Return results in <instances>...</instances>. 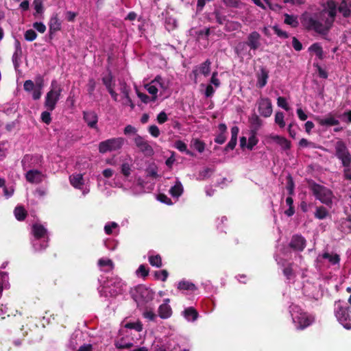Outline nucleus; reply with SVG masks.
I'll use <instances>...</instances> for the list:
<instances>
[{"label":"nucleus","mask_w":351,"mask_h":351,"mask_svg":"<svg viewBox=\"0 0 351 351\" xmlns=\"http://www.w3.org/2000/svg\"><path fill=\"white\" fill-rule=\"evenodd\" d=\"M69 182L72 186L82 191L84 195L88 194L90 191L89 188L85 186L83 174L73 173L69 176Z\"/></svg>","instance_id":"nucleus-10"},{"label":"nucleus","mask_w":351,"mask_h":351,"mask_svg":"<svg viewBox=\"0 0 351 351\" xmlns=\"http://www.w3.org/2000/svg\"><path fill=\"white\" fill-rule=\"evenodd\" d=\"M22 53V51H15L12 55V62L15 68L19 66Z\"/></svg>","instance_id":"nucleus-42"},{"label":"nucleus","mask_w":351,"mask_h":351,"mask_svg":"<svg viewBox=\"0 0 351 351\" xmlns=\"http://www.w3.org/2000/svg\"><path fill=\"white\" fill-rule=\"evenodd\" d=\"M212 14L219 25H224L227 21V16L223 14L221 8H215Z\"/></svg>","instance_id":"nucleus-26"},{"label":"nucleus","mask_w":351,"mask_h":351,"mask_svg":"<svg viewBox=\"0 0 351 351\" xmlns=\"http://www.w3.org/2000/svg\"><path fill=\"white\" fill-rule=\"evenodd\" d=\"M290 246L295 250L302 251L306 246V240L302 236L295 235L291 239Z\"/></svg>","instance_id":"nucleus-22"},{"label":"nucleus","mask_w":351,"mask_h":351,"mask_svg":"<svg viewBox=\"0 0 351 351\" xmlns=\"http://www.w3.org/2000/svg\"><path fill=\"white\" fill-rule=\"evenodd\" d=\"M257 104L258 110H272V103L269 98H261Z\"/></svg>","instance_id":"nucleus-31"},{"label":"nucleus","mask_w":351,"mask_h":351,"mask_svg":"<svg viewBox=\"0 0 351 351\" xmlns=\"http://www.w3.org/2000/svg\"><path fill=\"white\" fill-rule=\"evenodd\" d=\"M175 147L176 149H178L180 152H186V154H191V152L187 150L186 145L181 141H176L175 143Z\"/></svg>","instance_id":"nucleus-55"},{"label":"nucleus","mask_w":351,"mask_h":351,"mask_svg":"<svg viewBox=\"0 0 351 351\" xmlns=\"http://www.w3.org/2000/svg\"><path fill=\"white\" fill-rule=\"evenodd\" d=\"M169 193L172 197L176 198L179 197L183 193L182 183L179 180H177L175 185L170 189Z\"/></svg>","instance_id":"nucleus-28"},{"label":"nucleus","mask_w":351,"mask_h":351,"mask_svg":"<svg viewBox=\"0 0 351 351\" xmlns=\"http://www.w3.org/2000/svg\"><path fill=\"white\" fill-rule=\"evenodd\" d=\"M14 213L15 217L19 221H22L25 218L26 211L22 206L16 207Z\"/></svg>","instance_id":"nucleus-37"},{"label":"nucleus","mask_w":351,"mask_h":351,"mask_svg":"<svg viewBox=\"0 0 351 351\" xmlns=\"http://www.w3.org/2000/svg\"><path fill=\"white\" fill-rule=\"evenodd\" d=\"M24 37L27 41L31 42L36 38L37 34L34 29H29L25 32Z\"/></svg>","instance_id":"nucleus-47"},{"label":"nucleus","mask_w":351,"mask_h":351,"mask_svg":"<svg viewBox=\"0 0 351 351\" xmlns=\"http://www.w3.org/2000/svg\"><path fill=\"white\" fill-rule=\"evenodd\" d=\"M250 121L252 127L254 128V131L258 130L262 124L261 120L256 114H252L250 119Z\"/></svg>","instance_id":"nucleus-43"},{"label":"nucleus","mask_w":351,"mask_h":351,"mask_svg":"<svg viewBox=\"0 0 351 351\" xmlns=\"http://www.w3.org/2000/svg\"><path fill=\"white\" fill-rule=\"evenodd\" d=\"M136 90V94L138 97L141 99V101L145 104H147L150 101H153L152 100V97H149L146 93L140 92L137 88Z\"/></svg>","instance_id":"nucleus-50"},{"label":"nucleus","mask_w":351,"mask_h":351,"mask_svg":"<svg viewBox=\"0 0 351 351\" xmlns=\"http://www.w3.org/2000/svg\"><path fill=\"white\" fill-rule=\"evenodd\" d=\"M102 82L112 98L115 101H118L119 95L114 90V77L110 71H109L107 75L102 77Z\"/></svg>","instance_id":"nucleus-14"},{"label":"nucleus","mask_w":351,"mask_h":351,"mask_svg":"<svg viewBox=\"0 0 351 351\" xmlns=\"http://www.w3.org/2000/svg\"><path fill=\"white\" fill-rule=\"evenodd\" d=\"M228 8H238L241 4V0H221Z\"/></svg>","instance_id":"nucleus-49"},{"label":"nucleus","mask_w":351,"mask_h":351,"mask_svg":"<svg viewBox=\"0 0 351 351\" xmlns=\"http://www.w3.org/2000/svg\"><path fill=\"white\" fill-rule=\"evenodd\" d=\"M256 86L260 88H263L267 84V80L269 78L268 70L266 68L261 66L260 68V71L256 74Z\"/></svg>","instance_id":"nucleus-21"},{"label":"nucleus","mask_w":351,"mask_h":351,"mask_svg":"<svg viewBox=\"0 0 351 351\" xmlns=\"http://www.w3.org/2000/svg\"><path fill=\"white\" fill-rule=\"evenodd\" d=\"M275 121L280 128H284L285 126V123L284 121V115L282 112L278 111L276 113Z\"/></svg>","instance_id":"nucleus-51"},{"label":"nucleus","mask_w":351,"mask_h":351,"mask_svg":"<svg viewBox=\"0 0 351 351\" xmlns=\"http://www.w3.org/2000/svg\"><path fill=\"white\" fill-rule=\"evenodd\" d=\"M9 143L8 141L0 142V160L5 158L8 154Z\"/></svg>","instance_id":"nucleus-39"},{"label":"nucleus","mask_w":351,"mask_h":351,"mask_svg":"<svg viewBox=\"0 0 351 351\" xmlns=\"http://www.w3.org/2000/svg\"><path fill=\"white\" fill-rule=\"evenodd\" d=\"M42 87H43L42 82L39 84H36L35 88L32 90L33 91L32 97L34 99L36 100V99H40L41 94H42V92H41Z\"/></svg>","instance_id":"nucleus-48"},{"label":"nucleus","mask_w":351,"mask_h":351,"mask_svg":"<svg viewBox=\"0 0 351 351\" xmlns=\"http://www.w3.org/2000/svg\"><path fill=\"white\" fill-rule=\"evenodd\" d=\"M290 313L293 322L298 329H304L310 326L315 320L314 317L304 312L298 306L291 305Z\"/></svg>","instance_id":"nucleus-2"},{"label":"nucleus","mask_w":351,"mask_h":351,"mask_svg":"<svg viewBox=\"0 0 351 351\" xmlns=\"http://www.w3.org/2000/svg\"><path fill=\"white\" fill-rule=\"evenodd\" d=\"M328 215V211L324 207H318L315 213V216L316 218L319 219H323L326 217Z\"/></svg>","instance_id":"nucleus-44"},{"label":"nucleus","mask_w":351,"mask_h":351,"mask_svg":"<svg viewBox=\"0 0 351 351\" xmlns=\"http://www.w3.org/2000/svg\"><path fill=\"white\" fill-rule=\"evenodd\" d=\"M345 302L339 301L335 304V313L340 324L346 329H351V315L349 308L345 306Z\"/></svg>","instance_id":"nucleus-4"},{"label":"nucleus","mask_w":351,"mask_h":351,"mask_svg":"<svg viewBox=\"0 0 351 351\" xmlns=\"http://www.w3.org/2000/svg\"><path fill=\"white\" fill-rule=\"evenodd\" d=\"M3 195L9 198L11 197L14 191V189L12 186H7L3 188Z\"/></svg>","instance_id":"nucleus-63"},{"label":"nucleus","mask_w":351,"mask_h":351,"mask_svg":"<svg viewBox=\"0 0 351 351\" xmlns=\"http://www.w3.org/2000/svg\"><path fill=\"white\" fill-rule=\"evenodd\" d=\"M134 141L136 147L145 155L152 156L154 154V149L149 143L144 139L143 137L136 134L134 138Z\"/></svg>","instance_id":"nucleus-12"},{"label":"nucleus","mask_w":351,"mask_h":351,"mask_svg":"<svg viewBox=\"0 0 351 351\" xmlns=\"http://www.w3.org/2000/svg\"><path fill=\"white\" fill-rule=\"evenodd\" d=\"M183 316L188 321H195L198 317V313L193 307L186 308L182 313Z\"/></svg>","instance_id":"nucleus-27"},{"label":"nucleus","mask_w":351,"mask_h":351,"mask_svg":"<svg viewBox=\"0 0 351 351\" xmlns=\"http://www.w3.org/2000/svg\"><path fill=\"white\" fill-rule=\"evenodd\" d=\"M33 27L40 33H44L46 31V26L42 22H35Z\"/></svg>","instance_id":"nucleus-64"},{"label":"nucleus","mask_w":351,"mask_h":351,"mask_svg":"<svg viewBox=\"0 0 351 351\" xmlns=\"http://www.w3.org/2000/svg\"><path fill=\"white\" fill-rule=\"evenodd\" d=\"M25 178L29 182L38 184L43 180L44 175L38 170L30 169L27 171Z\"/></svg>","instance_id":"nucleus-20"},{"label":"nucleus","mask_w":351,"mask_h":351,"mask_svg":"<svg viewBox=\"0 0 351 351\" xmlns=\"http://www.w3.org/2000/svg\"><path fill=\"white\" fill-rule=\"evenodd\" d=\"M178 289L180 290H182V291H193L196 290L197 287L193 283H192L188 280H183L178 282Z\"/></svg>","instance_id":"nucleus-29"},{"label":"nucleus","mask_w":351,"mask_h":351,"mask_svg":"<svg viewBox=\"0 0 351 351\" xmlns=\"http://www.w3.org/2000/svg\"><path fill=\"white\" fill-rule=\"evenodd\" d=\"M210 65H211L210 60L209 59H207L206 61H204L199 65L194 67L191 75H193L194 81L195 82H197V79L199 74H202V75H204L205 77L208 76L210 74Z\"/></svg>","instance_id":"nucleus-13"},{"label":"nucleus","mask_w":351,"mask_h":351,"mask_svg":"<svg viewBox=\"0 0 351 351\" xmlns=\"http://www.w3.org/2000/svg\"><path fill=\"white\" fill-rule=\"evenodd\" d=\"M145 88L148 93L152 95V100L154 101L157 98V93L158 90L157 87L156 85H154V84L151 82L148 84H146Z\"/></svg>","instance_id":"nucleus-35"},{"label":"nucleus","mask_w":351,"mask_h":351,"mask_svg":"<svg viewBox=\"0 0 351 351\" xmlns=\"http://www.w3.org/2000/svg\"><path fill=\"white\" fill-rule=\"evenodd\" d=\"M118 228V224L115 222H110L105 225L104 231L107 234H111L112 230Z\"/></svg>","instance_id":"nucleus-52"},{"label":"nucleus","mask_w":351,"mask_h":351,"mask_svg":"<svg viewBox=\"0 0 351 351\" xmlns=\"http://www.w3.org/2000/svg\"><path fill=\"white\" fill-rule=\"evenodd\" d=\"M149 262L152 266L156 267H160L162 266V260L159 255L149 256Z\"/></svg>","instance_id":"nucleus-36"},{"label":"nucleus","mask_w":351,"mask_h":351,"mask_svg":"<svg viewBox=\"0 0 351 351\" xmlns=\"http://www.w3.org/2000/svg\"><path fill=\"white\" fill-rule=\"evenodd\" d=\"M41 156L25 155L21 161L23 169L39 165L41 162Z\"/></svg>","instance_id":"nucleus-19"},{"label":"nucleus","mask_w":351,"mask_h":351,"mask_svg":"<svg viewBox=\"0 0 351 351\" xmlns=\"http://www.w3.org/2000/svg\"><path fill=\"white\" fill-rule=\"evenodd\" d=\"M62 88L60 85L57 84L56 81L51 82V89L47 93L45 97V106L49 110H53L56 104L59 100Z\"/></svg>","instance_id":"nucleus-6"},{"label":"nucleus","mask_w":351,"mask_h":351,"mask_svg":"<svg viewBox=\"0 0 351 351\" xmlns=\"http://www.w3.org/2000/svg\"><path fill=\"white\" fill-rule=\"evenodd\" d=\"M125 327L129 329H134L138 332L141 331L143 329V326L139 321L126 323Z\"/></svg>","instance_id":"nucleus-41"},{"label":"nucleus","mask_w":351,"mask_h":351,"mask_svg":"<svg viewBox=\"0 0 351 351\" xmlns=\"http://www.w3.org/2000/svg\"><path fill=\"white\" fill-rule=\"evenodd\" d=\"M308 51L314 52L319 60L324 58L323 49L319 43H315L311 45L308 48Z\"/></svg>","instance_id":"nucleus-32"},{"label":"nucleus","mask_w":351,"mask_h":351,"mask_svg":"<svg viewBox=\"0 0 351 351\" xmlns=\"http://www.w3.org/2000/svg\"><path fill=\"white\" fill-rule=\"evenodd\" d=\"M258 138L256 136V132L252 130L251 133V136L248 138V143L247 144V147L249 149H252L253 147L258 143Z\"/></svg>","instance_id":"nucleus-38"},{"label":"nucleus","mask_w":351,"mask_h":351,"mask_svg":"<svg viewBox=\"0 0 351 351\" xmlns=\"http://www.w3.org/2000/svg\"><path fill=\"white\" fill-rule=\"evenodd\" d=\"M32 233L34 236V239L32 241V245L36 251H40L47 247V242L43 241L42 243L40 239L45 238L47 230L40 224L36 223L32 226Z\"/></svg>","instance_id":"nucleus-5"},{"label":"nucleus","mask_w":351,"mask_h":351,"mask_svg":"<svg viewBox=\"0 0 351 351\" xmlns=\"http://www.w3.org/2000/svg\"><path fill=\"white\" fill-rule=\"evenodd\" d=\"M152 83L158 84L163 89L166 88L165 80L160 75H156L155 78L152 81Z\"/></svg>","instance_id":"nucleus-61"},{"label":"nucleus","mask_w":351,"mask_h":351,"mask_svg":"<svg viewBox=\"0 0 351 351\" xmlns=\"http://www.w3.org/2000/svg\"><path fill=\"white\" fill-rule=\"evenodd\" d=\"M49 28L50 35L61 29V22L58 17V14H54L49 22Z\"/></svg>","instance_id":"nucleus-24"},{"label":"nucleus","mask_w":351,"mask_h":351,"mask_svg":"<svg viewBox=\"0 0 351 351\" xmlns=\"http://www.w3.org/2000/svg\"><path fill=\"white\" fill-rule=\"evenodd\" d=\"M301 22L308 31H314L316 33L326 36L328 34L332 26V20H324V23L308 16L302 15Z\"/></svg>","instance_id":"nucleus-1"},{"label":"nucleus","mask_w":351,"mask_h":351,"mask_svg":"<svg viewBox=\"0 0 351 351\" xmlns=\"http://www.w3.org/2000/svg\"><path fill=\"white\" fill-rule=\"evenodd\" d=\"M337 4L334 0H328L326 3V7L322 12H327L329 18L327 20H332V24L335 22L337 16Z\"/></svg>","instance_id":"nucleus-18"},{"label":"nucleus","mask_w":351,"mask_h":351,"mask_svg":"<svg viewBox=\"0 0 351 351\" xmlns=\"http://www.w3.org/2000/svg\"><path fill=\"white\" fill-rule=\"evenodd\" d=\"M169 299H165L164 303L162 304L158 308V314L162 319H167L171 317L172 310L169 306Z\"/></svg>","instance_id":"nucleus-23"},{"label":"nucleus","mask_w":351,"mask_h":351,"mask_svg":"<svg viewBox=\"0 0 351 351\" xmlns=\"http://www.w3.org/2000/svg\"><path fill=\"white\" fill-rule=\"evenodd\" d=\"M335 155L341 161L343 167H348L351 165V155L346 145L341 141L339 140L335 143Z\"/></svg>","instance_id":"nucleus-8"},{"label":"nucleus","mask_w":351,"mask_h":351,"mask_svg":"<svg viewBox=\"0 0 351 351\" xmlns=\"http://www.w3.org/2000/svg\"><path fill=\"white\" fill-rule=\"evenodd\" d=\"M337 8L343 17L348 18L351 15V10L348 5L347 0H342Z\"/></svg>","instance_id":"nucleus-30"},{"label":"nucleus","mask_w":351,"mask_h":351,"mask_svg":"<svg viewBox=\"0 0 351 351\" xmlns=\"http://www.w3.org/2000/svg\"><path fill=\"white\" fill-rule=\"evenodd\" d=\"M313 195L322 203L329 205L332 203L333 195L332 191L325 186L315 184L312 187Z\"/></svg>","instance_id":"nucleus-9"},{"label":"nucleus","mask_w":351,"mask_h":351,"mask_svg":"<svg viewBox=\"0 0 351 351\" xmlns=\"http://www.w3.org/2000/svg\"><path fill=\"white\" fill-rule=\"evenodd\" d=\"M225 30L228 32L236 30L240 25L239 23L229 21L227 19L226 22L225 23Z\"/></svg>","instance_id":"nucleus-40"},{"label":"nucleus","mask_w":351,"mask_h":351,"mask_svg":"<svg viewBox=\"0 0 351 351\" xmlns=\"http://www.w3.org/2000/svg\"><path fill=\"white\" fill-rule=\"evenodd\" d=\"M292 46L293 49L297 51H300L302 49V44L295 36L292 38Z\"/></svg>","instance_id":"nucleus-59"},{"label":"nucleus","mask_w":351,"mask_h":351,"mask_svg":"<svg viewBox=\"0 0 351 351\" xmlns=\"http://www.w3.org/2000/svg\"><path fill=\"white\" fill-rule=\"evenodd\" d=\"M120 92L121 93V99L122 104L125 106H129L131 108H134V104L132 102L130 97V92L131 90L130 87L127 85L125 82H120Z\"/></svg>","instance_id":"nucleus-11"},{"label":"nucleus","mask_w":351,"mask_h":351,"mask_svg":"<svg viewBox=\"0 0 351 351\" xmlns=\"http://www.w3.org/2000/svg\"><path fill=\"white\" fill-rule=\"evenodd\" d=\"M121 173L125 176L128 177L131 173V166L127 162H124L121 165Z\"/></svg>","instance_id":"nucleus-56"},{"label":"nucleus","mask_w":351,"mask_h":351,"mask_svg":"<svg viewBox=\"0 0 351 351\" xmlns=\"http://www.w3.org/2000/svg\"><path fill=\"white\" fill-rule=\"evenodd\" d=\"M136 295H135L136 300L138 298L143 301L148 302L154 298V293L149 288L144 286H139L136 288Z\"/></svg>","instance_id":"nucleus-17"},{"label":"nucleus","mask_w":351,"mask_h":351,"mask_svg":"<svg viewBox=\"0 0 351 351\" xmlns=\"http://www.w3.org/2000/svg\"><path fill=\"white\" fill-rule=\"evenodd\" d=\"M33 4L37 14H41L43 12V4L42 0H34Z\"/></svg>","instance_id":"nucleus-57"},{"label":"nucleus","mask_w":351,"mask_h":351,"mask_svg":"<svg viewBox=\"0 0 351 351\" xmlns=\"http://www.w3.org/2000/svg\"><path fill=\"white\" fill-rule=\"evenodd\" d=\"M124 284L122 280L116 277L111 278L107 281L106 285H104L100 290L99 293L102 296L105 297H113L121 293Z\"/></svg>","instance_id":"nucleus-3"},{"label":"nucleus","mask_w":351,"mask_h":351,"mask_svg":"<svg viewBox=\"0 0 351 351\" xmlns=\"http://www.w3.org/2000/svg\"><path fill=\"white\" fill-rule=\"evenodd\" d=\"M35 87L36 86L34 83L31 80H26L24 82L23 88L24 90L27 92L32 91L35 88Z\"/></svg>","instance_id":"nucleus-58"},{"label":"nucleus","mask_w":351,"mask_h":351,"mask_svg":"<svg viewBox=\"0 0 351 351\" xmlns=\"http://www.w3.org/2000/svg\"><path fill=\"white\" fill-rule=\"evenodd\" d=\"M260 40V34L256 31H254L247 36V42L245 43H240L238 47L241 46L244 47L245 45H246L250 48V49L255 51L261 46Z\"/></svg>","instance_id":"nucleus-15"},{"label":"nucleus","mask_w":351,"mask_h":351,"mask_svg":"<svg viewBox=\"0 0 351 351\" xmlns=\"http://www.w3.org/2000/svg\"><path fill=\"white\" fill-rule=\"evenodd\" d=\"M272 28L278 37L283 38H289V34L287 32L280 29L278 25H274Z\"/></svg>","instance_id":"nucleus-53"},{"label":"nucleus","mask_w":351,"mask_h":351,"mask_svg":"<svg viewBox=\"0 0 351 351\" xmlns=\"http://www.w3.org/2000/svg\"><path fill=\"white\" fill-rule=\"evenodd\" d=\"M277 104L279 108H281L284 110H289L288 107V104L287 99L284 97H278L277 99Z\"/></svg>","instance_id":"nucleus-54"},{"label":"nucleus","mask_w":351,"mask_h":351,"mask_svg":"<svg viewBox=\"0 0 351 351\" xmlns=\"http://www.w3.org/2000/svg\"><path fill=\"white\" fill-rule=\"evenodd\" d=\"M123 144L124 139L121 137L110 138L99 144V152L105 154L108 152L117 151L121 149Z\"/></svg>","instance_id":"nucleus-7"},{"label":"nucleus","mask_w":351,"mask_h":351,"mask_svg":"<svg viewBox=\"0 0 351 351\" xmlns=\"http://www.w3.org/2000/svg\"><path fill=\"white\" fill-rule=\"evenodd\" d=\"M155 276L158 279L165 281L168 277V272L167 270L158 271L155 272Z\"/></svg>","instance_id":"nucleus-60"},{"label":"nucleus","mask_w":351,"mask_h":351,"mask_svg":"<svg viewBox=\"0 0 351 351\" xmlns=\"http://www.w3.org/2000/svg\"><path fill=\"white\" fill-rule=\"evenodd\" d=\"M284 23L287 25H290L292 27H297L299 25L298 17L294 15H290L289 14H285Z\"/></svg>","instance_id":"nucleus-33"},{"label":"nucleus","mask_w":351,"mask_h":351,"mask_svg":"<svg viewBox=\"0 0 351 351\" xmlns=\"http://www.w3.org/2000/svg\"><path fill=\"white\" fill-rule=\"evenodd\" d=\"M217 72L215 71L212 74V77L210 78V83L213 84L216 88L219 87L220 86V80L217 78Z\"/></svg>","instance_id":"nucleus-62"},{"label":"nucleus","mask_w":351,"mask_h":351,"mask_svg":"<svg viewBox=\"0 0 351 351\" xmlns=\"http://www.w3.org/2000/svg\"><path fill=\"white\" fill-rule=\"evenodd\" d=\"M319 123L322 125L324 126H332L337 125L339 121L335 117L332 116H329L325 118H322L319 119Z\"/></svg>","instance_id":"nucleus-34"},{"label":"nucleus","mask_w":351,"mask_h":351,"mask_svg":"<svg viewBox=\"0 0 351 351\" xmlns=\"http://www.w3.org/2000/svg\"><path fill=\"white\" fill-rule=\"evenodd\" d=\"M84 119L88 125L91 128H95L97 123V115L95 111H84Z\"/></svg>","instance_id":"nucleus-25"},{"label":"nucleus","mask_w":351,"mask_h":351,"mask_svg":"<svg viewBox=\"0 0 351 351\" xmlns=\"http://www.w3.org/2000/svg\"><path fill=\"white\" fill-rule=\"evenodd\" d=\"M323 258L328 259V261L333 265H335L339 262V256L337 254H330L329 253H324Z\"/></svg>","instance_id":"nucleus-46"},{"label":"nucleus","mask_w":351,"mask_h":351,"mask_svg":"<svg viewBox=\"0 0 351 351\" xmlns=\"http://www.w3.org/2000/svg\"><path fill=\"white\" fill-rule=\"evenodd\" d=\"M98 265L100 267H108V270H111L113 268V263L108 258H101L98 261Z\"/></svg>","instance_id":"nucleus-45"},{"label":"nucleus","mask_w":351,"mask_h":351,"mask_svg":"<svg viewBox=\"0 0 351 351\" xmlns=\"http://www.w3.org/2000/svg\"><path fill=\"white\" fill-rule=\"evenodd\" d=\"M267 143H275L278 145L282 150H287L291 147V143L286 138L276 135L270 134L267 136Z\"/></svg>","instance_id":"nucleus-16"}]
</instances>
